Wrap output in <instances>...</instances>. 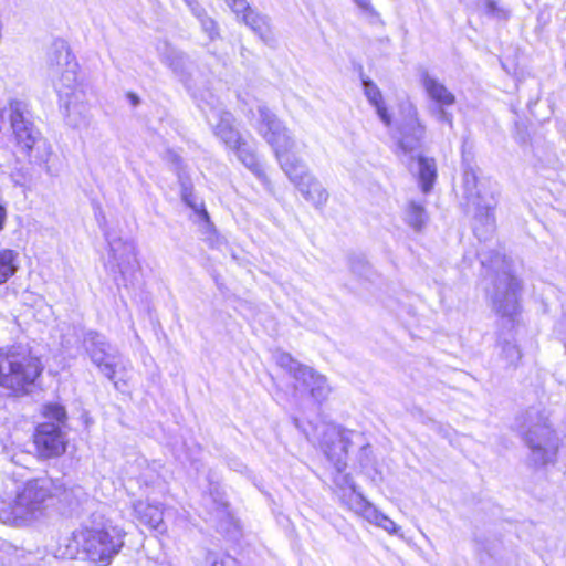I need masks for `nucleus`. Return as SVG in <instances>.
Returning <instances> with one entry per match:
<instances>
[{
    "label": "nucleus",
    "mask_w": 566,
    "mask_h": 566,
    "mask_svg": "<svg viewBox=\"0 0 566 566\" xmlns=\"http://www.w3.org/2000/svg\"><path fill=\"white\" fill-rule=\"evenodd\" d=\"M251 115L252 125L273 148L282 170L302 197L316 208L325 206L328 191L296 156L297 143L287 127L265 105H258Z\"/></svg>",
    "instance_id": "obj_1"
},
{
    "label": "nucleus",
    "mask_w": 566,
    "mask_h": 566,
    "mask_svg": "<svg viewBox=\"0 0 566 566\" xmlns=\"http://www.w3.org/2000/svg\"><path fill=\"white\" fill-rule=\"evenodd\" d=\"M126 532L111 520L81 524L57 546L61 558H83L96 566H108L125 544Z\"/></svg>",
    "instance_id": "obj_2"
},
{
    "label": "nucleus",
    "mask_w": 566,
    "mask_h": 566,
    "mask_svg": "<svg viewBox=\"0 0 566 566\" xmlns=\"http://www.w3.org/2000/svg\"><path fill=\"white\" fill-rule=\"evenodd\" d=\"M48 63L69 124L74 127L84 125L88 114L86 90L77 80L78 64L64 41L59 40L52 44Z\"/></svg>",
    "instance_id": "obj_3"
},
{
    "label": "nucleus",
    "mask_w": 566,
    "mask_h": 566,
    "mask_svg": "<svg viewBox=\"0 0 566 566\" xmlns=\"http://www.w3.org/2000/svg\"><path fill=\"white\" fill-rule=\"evenodd\" d=\"M52 496V483L48 479L17 485L12 494L0 501V523L15 528L32 526L45 515Z\"/></svg>",
    "instance_id": "obj_4"
},
{
    "label": "nucleus",
    "mask_w": 566,
    "mask_h": 566,
    "mask_svg": "<svg viewBox=\"0 0 566 566\" xmlns=\"http://www.w3.org/2000/svg\"><path fill=\"white\" fill-rule=\"evenodd\" d=\"M9 120L17 147L24 153L30 161L48 164L52 155L51 145L32 122L27 118L28 105L20 99L8 103Z\"/></svg>",
    "instance_id": "obj_5"
},
{
    "label": "nucleus",
    "mask_w": 566,
    "mask_h": 566,
    "mask_svg": "<svg viewBox=\"0 0 566 566\" xmlns=\"http://www.w3.org/2000/svg\"><path fill=\"white\" fill-rule=\"evenodd\" d=\"M39 375L36 358L25 353L0 352V387L18 395L24 392Z\"/></svg>",
    "instance_id": "obj_6"
},
{
    "label": "nucleus",
    "mask_w": 566,
    "mask_h": 566,
    "mask_svg": "<svg viewBox=\"0 0 566 566\" xmlns=\"http://www.w3.org/2000/svg\"><path fill=\"white\" fill-rule=\"evenodd\" d=\"M523 439L530 450L528 461L533 467H545L555 461L557 438L546 419L528 416Z\"/></svg>",
    "instance_id": "obj_7"
},
{
    "label": "nucleus",
    "mask_w": 566,
    "mask_h": 566,
    "mask_svg": "<svg viewBox=\"0 0 566 566\" xmlns=\"http://www.w3.org/2000/svg\"><path fill=\"white\" fill-rule=\"evenodd\" d=\"M207 120L213 128L214 134L222 143L235 151L239 159L259 178H264L261 166L252 150H250L242 140L238 130L233 127V117L229 112L219 108H211L207 114Z\"/></svg>",
    "instance_id": "obj_8"
},
{
    "label": "nucleus",
    "mask_w": 566,
    "mask_h": 566,
    "mask_svg": "<svg viewBox=\"0 0 566 566\" xmlns=\"http://www.w3.org/2000/svg\"><path fill=\"white\" fill-rule=\"evenodd\" d=\"M463 188L468 203L475 209V218L492 229L495 221V186L489 180H480L473 170H467L463 174Z\"/></svg>",
    "instance_id": "obj_9"
},
{
    "label": "nucleus",
    "mask_w": 566,
    "mask_h": 566,
    "mask_svg": "<svg viewBox=\"0 0 566 566\" xmlns=\"http://www.w3.org/2000/svg\"><path fill=\"white\" fill-rule=\"evenodd\" d=\"M421 84L429 98L436 104L430 108L431 115L440 123L452 126V114L447 111V107L455 103V96L450 92L443 83L428 73L421 76Z\"/></svg>",
    "instance_id": "obj_10"
},
{
    "label": "nucleus",
    "mask_w": 566,
    "mask_h": 566,
    "mask_svg": "<svg viewBox=\"0 0 566 566\" xmlns=\"http://www.w3.org/2000/svg\"><path fill=\"white\" fill-rule=\"evenodd\" d=\"M109 264L122 273L123 280L138 266L136 245L133 241L122 238L109 240Z\"/></svg>",
    "instance_id": "obj_11"
},
{
    "label": "nucleus",
    "mask_w": 566,
    "mask_h": 566,
    "mask_svg": "<svg viewBox=\"0 0 566 566\" xmlns=\"http://www.w3.org/2000/svg\"><path fill=\"white\" fill-rule=\"evenodd\" d=\"M38 453L43 458L61 455L65 451V438L61 429L54 423H42L34 436Z\"/></svg>",
    "instance_id": "obj_12"
},
{
    "label": "nucleus",
    "mask_w": 566,
    "mask_h": 566,
    "mask_svg": "<svg viewBox=\"0 0 566 566\" xmlns=\"http://www.w3.org/2000/svg\"><path fill=\"white\" fill-rule=\"evenodd\" d=\"M85 346L92 361L99 368L101 373L112 379L115 374L114 356L107 352L108 344L104 337L90 333L85 338Z\"/></svg>",
    "instance_id": "obj_13"
},
{
    "label": "nucleus",
    "mask_w": 566,
    "mask_h": 566,
    "mask_svg": "<svg viewBox=\"0 0 566 566\" xmlns=\"http://www.w3.org/2000/svg\"><path fill=\"white\" fill-rule=\"evenodd\" d=\"M406 122L401 128L399 138V147L405 153H412L418 148L419 143L424 134V126L418 119V112L413 105H409L406 109Z\"/></svg>",
    "instance_id": "obj_14"
},
{
    "label": "nucleus",
    "mask_w": 566,
    "mask_h": 566,
    "mask_svg": "<svg viewBox=\"0 0 566 566\" xmlns=\"http://www.w3.org/2000/svg\"><path fill=\"white\" fill-rule=\"evenodd\" d=\"M516 286L499 285L493 297L494 310L503 319H507L509 323L515 322L520 311Z\"/></svg>",
    "instance_id": "obj_15"
},
{
    "label": "nucleus",
    "mask_w": 566,
    "mask_h": 566,
    "mask_svg": "<svg viewBox=\"0 0 566 566\" xmlns=\"http://www.w3.org/2000/svg\"><path fill=\"white\" fill-rule=\"evenodd\" d=\"M136 518L151 530L161 531L164 527V506L151 504L145 500H138L133 504Z\"/></svg>",
    "instance_id": "obj_16"
},
{
    "label": "nucleus",
    "mask_w": 566,
    "mask_h": 566,
    "mask_svg": "<svg viewBox=\"0 0 566 566\" xmlns=\"http://www.w3.org/2000/svg\"><path fill=\"white\" fill-rule=\"evenodd\" d=\"M301 373L302 374L300 375V378L296 382L304 386L315 400H325L331 392V388L327 384L326 377L316 373L311 367L302 369Z\"/></svg>",
    "instance_id": "obj_17"
},
{
    "label": "nucleus",
    "mask_w": 566,
    "mask_h": 566,
    "mask_svg": "<svg viewBox=\"0 0 566 566\" xmlns=\"http://www.w3.org/2000/svg\"><path fill=\"white\" fill-rule=\"evenodd\" d=\"M402 220L413 231H422L429 220L424 203L409 200L402 209Z\"/></svg>",
    "instance_id": "obj_18"
},
{
    "label": "nucleus",
    "mask_w": 566,
    "mask_h": 566,
    "mask_svg": "<svg viewBox=\"0 0 566 566\" xmlns=\"http://www.w3.org/2000/svg\"><path fill=\"white\" fill-rule=\"evenodd\" d=\"M363 84H364V93H365V96L367 97L368 102L375 107L380 120L386 126H389L391 124V117L385 106V103L382 99V94H381L380 90L374 82H371L369 80H364Z\"/></svg>",
    "instance_id": "obj_19"
},
{
    "label": "nucleus",
    "mask_w": 566,
    "mask_h": 566,
    "mask_svg": "<svg viewBox=\"0 0 566 566\" xmlns=\"http://www.w3.org/2000/svg\"><path fill=\"white\" fill-rule=\"evenodd\" d=\"M416 171L423 192H429L436 181L437 167L431 158L418 156Z\"/></svg>",
    "instance_id": "obj_20"
},
{
    "label": "nucleus",
    "mask_w": 566,
    "mask_h": 566,
    "mask_svg": "<svg viewBox=\"0 0 566 566\" xmlns=\"http://www.w3.org/2000/svg\"><path fill=\"white\" fill-rule=\"evenodd\" d=\"M18 252L4 249L0 251V283H6L17 271Z\"/></svg>",
    "instance_id": "obj_21"
},
{
    "label": "nucleus",
    "mask_w": 566,
    "mask_h": 566,
    "mask_svg": "<svg viewBox=\"0 0 566 566\" xmlns=\"http://www.w3.org/2000/svg\"><path fill=\"white\" fill-rule=\"evenodd\" d=\"M274 359L277 366L286 370L295 379V381L298 380L300 375L302 374V369H306L308 367L298 363L289 353L285 352H276L274 354Z\"/></svg>",
    "instance_id": "obj_22"
},
{
    "label": "nucleus",
    "mask_w": 566,
    "mask_h": 566,
    "mask_svg": "<svg viewBox=\"0 0 566 566\" xmlns=\"http://www.w3.org/2000/svg\"><path fill=\"white\" fill-rule=\"evenodd\" d=\"M242 14V20L247 25H249L254 32L264 36L266 33L269 25L265 17H262L254 11H252L249 7L244 12H240Z\"/></svg>",
    "instance_id": "obj_23"
},
{
    "label": "nucleus",
    "mask_w": 566,
    "mask_h": 566,
    "mask_svg": "<svg viewBox=\"0 0 566 566\" xmlns=\"http://www.w3.org/2000/svg\"><path fill=\"white\" fill-rule=\"evenodd\" d=\"M161 60L176 73L180 72L182 69L184 55L167 44L165 45V51L161 53Z\"/></svg>",
    "instance_id": "obj_24"
},
{
    "label": "nucleus",
    "mask_w": 566,
    "mask_h": 566,
    "mask_svg": "<svg viewBox=\"0 0 566 566\" xmlns=\"http://www.w3.org/2000/svg\"><path fill=\"white\" fill-rule=\"evenodd\" d=\"M337 470L338 473L334 478V483L336 484L337 489L340 492V497L345 499L349 491H354V489H356V485L348 474L342 472V468L339 464H337Z\"/></svg>",
    "instance_id": "obj_25"
},
{
    "label": "nucleus",
    "mask_w": 566,
    "mask_h": 566,
    "mask_svg": "<svg viewBox=\"0 0 566 566\" xmlns=\"http://www.w3.org/2000/svg\"><path fill=\"white\" fill-rule=\"evenodd\" d=\"M482 8L485 14L499 20H505L510 15L509 10L501 7L495 0H483Z\"/></svg>",
    "instance_id": "obj_26"
},
{
    "label": "nucleus",
    "mask_w": 566,
    "mask_h": 566,
    "mask_svg": "<svg viewBox=\"0 0 566 566\" xmlns=\"http://www.w3.org/2000/svg\"><path fill=\"white\" fill-rule=\"evenodd\" d=\"M343 502L356 514L363 510V507L368 503V501L364 497V495L354 489V491H349L345 499H342Z\"/></svg>",
    "instance_id": "obj_27"
},
{
    "label": "nucleus",
    "mask_w": 566,
    "mask_h": 566,
    "mask_svg": "<svg viewBox=\"0 0 566 566\" xmlns=\"http://www.w3.org/2000/svg\"><path fill=\"white\" fill-rule=\"evenodd\" d=\"M182 199L202 220L208 221L209 216L203 203L195 198L190 191L184 189Z\"/></svg>",
    "instance_id": "obj_28"
},
{
    "label": "nucleus",
    "mask_w": 566,
    "mask_h": 566,
    "mask_svg": "<svg viewBox=\"0 0 566 566\" xmlns=\"http://www.w3.org/2000/svg\"><path fill=\"white\" fill-rule=\"evenodd\" d=\"M43 413L46 418L64 422L66 419V411L64 407L57 403H49L44 406Z\"/></svg>",
    "instance_id": "obj_29"
},
{
    "label": "nucleus",
    "mask_w": 566,
    "mask_h": 566,
    "mask_svg": "<svg viewBox=\"0 0 566 566\" xmlns=\"http://www.w3.org/2000/svg\"><path fill=\"white\" fill-rule=\"evenodd\" d=\"M502 354L510 364H515L521 359V350L510 342L502 344Z\"/></svg>",
    "instance_id": "obj_30"
},
{
    "label": "nucleus",
    "mask_w": 566,
    "mask_h": 566,
    "mask_svg": "<svg viewBox=\"0 0 566 566\" xmlns=\"http://www.w3.org/2000/svg\"><path fill=\"white\" fill-rule=\"evenodd\" d=\"M357 514L363 516L369 523L376 525L382 513L368 502Z\"/></svg>",
    "instance_id": "obj_31"
},
{
    "label": "nucleus",
    "mask_w": 566,
    "mask_h": 566,
    "mask_svg": "<svg viewBox=\"0 0 566 566\" xmlns=\"http://www.w3.org/2000/svg\"><path fill=\"white\" fill-rule=\"evenodd\" d=\"M376 526L382 528L390 535H396L399 533L400 527L387 515L384 513L381 514L379 521L377 522Z\"/></svg>",
    "instance_id": "obj_32"
},
{
    "label": "nucleus",
    "mask_w": 566,
    "mask_h": 566,
    "mask_svg": "<svg viewBox=\"0 0 566 566\" xmlns=\"http://www.w3.org/2000/svg\"><path fill=\"white\" fill-rule=\"evenodd\" d=\"M198 18L200 19L201 27L205 32L211 40H213L218 35L216 22L207 15L198 14Z\"/></svg>",
    "instance_id": "obj_33"
},
{
    "label": "nucleus",
    "mask_w": 566,
    "mask_h": 566,
    "mask_svg": "<svg viewBox=\"0 0 566 566\" xmlns=\"http://www.w3.org/2000/svg\"><path fill=\"white\" fill-rule=\"evenodd\" d=\"M226 2L237 14V17H240V12H244L248 9V3L245 0H226Z\"/></svg>",
    "instance_id": "obj_34"
},
{
    "label": "nucleus",
    "mask_w": 566,
    "mask_h": 566,
    "mask_svg": "<svg viewBox=\"0 0 566 566\" xmlns=\"http://www.w3.org/2000/svg\"><path fill=\"white\" fill-rule=\"evenodd\" d=\"M10 457H11L12 462L20 464L22 467H27L29 461L31 460L30 454L25 453L23 451H21L19 453H12V454H10Z\"/></svg>",
    "instance_id": "obj_35"
},
{
    "label": "nucleus",
    "mask_w": 566,
    "mask_h": 566,
    "mask_svg": "<svg viewBox=\"0 0 566 566\" xmlns=\"http://www.w3.org/2000/svg\"><path fill=\"white\" fill-rule=\"evenodd\" d=\"M358 7L364 9L365 11H373L371 1L370 0H354Z\"/></svg>",
    "instance_id": "obj_36"
},
{
    "label": "nucleus",
    "mask_w": 566,
    "mask_h": 566,
    "mask_svg": "<svg viewBox=\"0 0 566 566\" xmlns=\"http://www.w3.org/2000/svg\"><path fill=\"white\" fill-rule=\"evenodd\" d=\"M6 219H7V209L0 202V231L4 228Z\"/></svg>",
    "instance_id": "obj_37"
},
{
    "label": "nucleus",
    "mask_w": 566,
    "mask_h": 566,
    "mask_svg": "<svg viewBox=\"0 0 566 566\" xmlns=\"http://www.w3.org/2000/svg\"><path fill=\"white\" fill-rule=\"evenodd\" d=\"M226 563H228V564H233V563H234V560H233V559H231L230 557H227L226 559H222V560H220V562H214L212 566H224V565H226Z\"/></svg>",
    "instance_id": "obj_38"
},
{
    "label": "nucleus",
    "mask_w": 566,
    "mask_h": 566,
    "mask_svg": "<svg viewBox=\"0 0 566 566\" xmlns=\"http://www.w3.org/2000/svg\"><path fill=\"white\" fill-rule=\"evenodd\" d=\"M129 98L134 105L138 103V97L135 94H129Z\"/></svg>",
    "instance_id": "obj_39"
},
{
    "label": "nucleus",
    "mask_w": 566,
    "mask_h": 566,
    "mask_svg": "<svg viewBox=\"0 0 566 566\" xmlns=\"http://www.w3.org/2000/svg\"><path fill=\"white\" fill-rule=\"evenodd\" d=\"M3 450H4L8 454H10V453H11V450H10V448H9L8 446H4V447H3Z\"/></svg>",
    "instance_id": "obj_40"
}]
</instances>
